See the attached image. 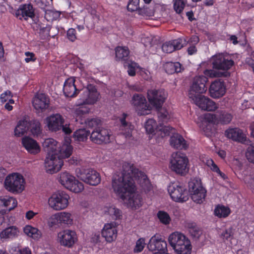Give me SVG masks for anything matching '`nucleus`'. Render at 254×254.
Returning <instances> with one entry per match:
<instances>
[{
	"instance_id": "obj_1",
	"label": "nucleus",
	"mask_w": 254,
	"mask_h": 254,
	"mask_svg": "<svg viewBox=\"0 0 254 254\" xmlns=\"http://www.w3.org/2000/svg\"><path fill=\"white\" fill-rule=\"evenodd\" d=\"M134 180L142 185L148 182L146 175L139 171L130 163L125 162L123 165L122 172L115 175L112 180V187L119 197L132 208L136 209L141 205L140 195L135 193Z\"/></svg>"
},
{
	"instance_id": "obj_2",
	"label": "nucleus",
	"mask_w": 254,
	"mask_h": 254,
	"mask_svg": "<svg viewBox=\"0 0 254 254\" xmlns=\"http://www.w3.org/2000/svg\"><path fill=\"white\" fill-rule=\"evenodd\" d=\"M47 156L45 161L47 172L54 174L60 171L63 165V159L68 158L71 154L72 147L68 144H64L61 148L57 141L53 138H47L43 143Z\"/></svg>"
},
{
	"instance_id": "obj_3",
	"label": "nucleus",
	"mask_w": 254,
	"mask_h": 254,
	"mask_svg": "<svg viewBox=\"0 0 254 254\" xmlns=\"http://www.w3.org/2000/svg\"><path fill=\"white\" fill-rule=\"evenodd\" d=\"M168 241L178 254H190L191 246L190 241L184 235L179 232L171 234L168 238Z\"/></svg>"
},
{
	"instance_id": "obj_4",
	"label": "nucleus",
	"mask_w": 254,
	"mask_h": 254,
	"mask_svg": "<svg viewBox=\"0 0 254 254\" xmlns=\"http://www.w3.org/2000/svg\"><path fill=\"white\" fill-rule=\"evenodd\" d=\"M189 160L185 154L173 153L170 160V168L176 174L184 176L189 171Z\"/></svg>"
},
{
	"instance_id": "obj_5",
	"label": "nucleus",
	"mask_w": 254,
	"mask_h": 254,
	"mask_svg": "<svg viewBox=\"0 0 254 254\" xmlns=\"http://www.w3.org/2000/svg\"><path fill=\"white\" fill-rule=\"evenodd\" d=\"M64 120L59 114H53L46 118L45 124L49 130L56 132L61 129L66 134L71 133L72 130L69 125L64 124Z\"/></svg>"
},
{
	"instance_id": "obj_6",
	"label": "nucleus",
	"mask_w": 254,
	"mask_h": 254,
	"mask_svg": "<svg viewBox=\"0 0 254 254\" xmlns=\"http://www.w3.org/2000/svg\"><path fill=\"white\" fill-rule=\"evenodd\" d=\"M25 181L22 175L14 173L8 175L4 181L6 190L13 193L21 192L24 189Z\"/></svg>"
},
{
	"instance_id": "obj_7",
	"label": "nucleus",
	"mask_w": 254,
	"mask_h": 254,
	"mask_svg": "<svg viewBox=\"0 0 254 254\" xmlns=\"http://www.w3.org/2000/svg\"><path fill=\"white\" fill-rule=\"evenodd\" d=\"M189 190L193 201L201 203L204 200L206 191L201 186L200 180L194 179L190 181Z\"/></svg>"
},
{
	"instance_id": "obj_8",
	"label": "nucleus",
	"mask_w": 254,
	"mask_h": 254,
	"mask_svg": "<svg viewBox=\"0 0 254 254\" xmlns=\"http://www.w3.org/2000/svg\"><path fill=\"white\" fill-rule=\"evenodd\" d=\"M80 98L78 101V105L94 104L99 99V93L95 86L88 84L86 88L81 90Z\"/></svg>"
},
{
	"instance_id": "obj_9",
	"label": "nucleus",
	"mask_w": 254,
	"mask_h": 254,
	"mask_svg": "<svg viewBox=\"0 0 254 254\" xmlns=\"http://www.w3.org/2000/svg\"><path fill=\"white\" fill-rule=\"evenodd\" d=\"M76 174L79 179L90 185L96 186L100 183L99 174L93 169H77Z\"/></svg>"
},
{
	"instance_id": "obj_10",
	"label": "nucleus",
	"mask_w": 254,
	"mask_h": 254,
	"mask_svg": "<svg viewBox=\"0 0 254 254\" xmlns=\"http://www.w3.org/2000/svg\"><path fill=\"white\" fill-rule=\"evenodd\" d=\"M207 78L203 75L195 76L190 86L189 92V96L190 98H196V96L200 95L206 92L207 87L206 83Z\"/></svg>"
},
{
	"instance_id": "obj_11",
	"label": "nucleus",
	"mask_w": 254,
	"mask_h": 254,
	"mask_svg": "<svg viewBox=\"0 0 254 254\" xmlns=\"http://www.w3.org/2000/svg\"><path fill=\"white\" fill-rule=\"evenodd\" d=\"M69 196L63 191L55 193L49 198L50 206L55 210L65 208L68 204Z\"/></svg>"
},
{
	"instance_id": "obj_12",
	"label": "nucleus",
	"mask_w": 254,
	"mask_h": 254,
	"mask_svg": "<svg viewBox=\"0 0 254 254\" xmlns=\"http://www.w3.org/2000/svg\"><path fill=\"white\" fill-rule=\"evenodd\" d=\"M168 192L172 199L176 202H185L189 199L188 191L182 186L173 184L168 188Z\"/></svg>"
},
{
	"instance_id": "obj_13",
	"label": "nucleus",
	"mask_w": 254,
	"mask_h": 254,
	"mask_svg": "<svg viewBox=\"0 0 254 254\" xmlns=\"http://www.w3.org/2000/svg\"><path fill=\"white\" fill-rule=\"evenodd\" d=\"M147 97L151 105L156 109H159L165 102L167 93L163 89H152L148 91Z\"/></svg>"
},
{
	"instance_id": "obj_14",
	"label": "nucleus",
	"mask_w": 254,
	"mask_h": 254,
	"mask_svg": "<svg viewBox=\"0 0 254 254\" xmlns=\"http://www.w3.org/2000/svg\"><path fill=\"white\" fill-rule=\"evenodd\" d=\"M131 105L134 107L138 115L147 114L151 107L147 104L145 97L140 94H135L132 97Z\"/></svg>"
},
{
	"instance_id": "obj_15",
	"label": "nucleus",
	"mask_w": 254,
	"mask_h": 254,
	"mask_svg": "<svg viewBox=\"0 0 254 254\" xmlns=\"http://www.w3.org/2000/svg\"><path fill=\"white\" fill-rule=\"evenodd\" d=\"M58 240L62 246L71 248L77 241V237L75 231L66 229L58 233Z\"/></svg>"
},
{
	"instance_id": "obj_16",
	"label": "nucleus",
	"mask_w": 254,
	"mask_h": 254,
	"mask_svg": "<svg viewBox=\"0 0 254 254\" xmlns=\"http://www.w3.org/2000/svg\"><path fill=\"white\" fill-rule=\"evenodd\" d=\"M110 132L109 130L103 127L94 128L91 132L90 138L95 143L101 144L110 142Z\"/></svg>"
},
{
	"instance_id": "obj_17",
	"label": "nucleus",
	"mask_w": 254,
	"mask_h": 254,
	"mask_svg": "<svg viewBox=\"0 0 254 254\" xmlns=\"http://www.w3.org/2000/svg\"><path fill=\"white\" fill-rule=\"evenodd\" d=\"M213 68L217 69L227 70L233 65L232 60L226 59L222 54L216 55L211 58Z\"/></svg>"
},
{
	"instance_id": "obj_18",
	"label": "nucleus",
	"mask_w": 254,
	"mask_h": 254,
	"mask_svg": "<svg viewBox=\"0 0 254 254\" xmlns=\"http://www.w3.org/2000/svg\"><path fill=\"white\" fill-rule=\"evenodd\" d=\"M225 134L227 137L234 141L247 145L251 143V141L247 138L243 131L239 128H229L225 131Z\"/></svg>"
},
{
	"instance_id": "obj_19",
	"label": "nucleus",
	"mask_w": 254,
	"mask_h": 254,
	"mask_svg": "<svg viewBox=\"0 0 254 254\" xmlns=\"http://www.w3.org/2000/svg\"><path fill=\"white\" fill-rule=\"evenodd\" d=\"M195 104L202 110L213 111L218 108L216 103L209 98L202 95L196 96L191 98Z\"/></svg>"
},
{
	"instance_id": "obj_20",
	"label": "nucleus",
	"mask_w": 254,
	"mask_h": 254,
	"mask_svg": "<svg viewBox=\"0 0 254 254\" xmlns=\"http://www.w3.org/2000/svg\"><path fill=\"white\" fill-rule=\"evenodd\" d=\"M34 8L31 3L22 4L19 5L15 11V16L20 20L24 18L27 20L28 18H33L35 16Z\"/></svg>"
},
{
	"instance_id": "obj_21",
	"label": "nucleus",
	"mask_w": 254,
	"mask_h": 254,
	"mask_svg": "<svg viewBox=\"0 0 254 254\" xmlns=\"http://www.w3.org/2000/svg\"><path fill=\"white\" fill-rule=\"evenodd\" d=\"M167 243L162 236L154 235L150 239L147 248L149 251H164L167 250Z\"/></svg>"
},
{
	"instance_id": "obj_22",
	"label": "nucleus",
	"mask_w": 254,
	"mask_h": 254,
	"mask_svg": "<svg viewBox=\"0 0 254 254\" xmlns=\"http://www.w3.org/2000/svg\"><path fill=\"white\" fill-rule=\"evenodd\" d=\"M34 109L38 112H43L47 109L50 104L48 97L45 94H37L34 97L32 101Z\"/></svg>"
},
{
	"instance_id": "obj_23",
	"label": "nucleus",
	"mask_w": 254,
	"mask_h": 254,
	"mask_svg": "<svg viewBox=\"0 0 254 254\" xmlns=\"http://www.w3.org/2000/svg\"><path fill=\"white\" fill-rule=\"evenodd\" d=\"M226 88L224 83L220 79L213 82L209 87L210 95L213 98H218L223 96Z\"/></svg>"
},
{
	"instance_id": "obj_24",
	"label": "nucleus",
	"mask_w": 254,
	"mask_h": 254,
	"mask_svg": "<svg viewBox=\"0 0 254 254\" xmlns=\"http://www.w3.org/2000/svg\"><path fill=\"white\" fill-rule=\"evenodd\" d=\"M115 223H108L104 225L102 231V236L108 242H112L117 238V231Z\"/></svg>"
},
{
	"instance_id": "obj_25",
	"label": "nucleus",
	"mask_w": 254,
	"mask_h": 254,
	"mask_svg": "<svg viewBox=\"0 0 254 254\" xmlns=\"http://www.w3.org/2000/svg\"><path fill=\"white\" fill-rule=\"evenodd\" d=\"M75 80L73 77L67 79L64 83L63 91L64 95L68 97H74L78 93V90L75 85Z\"/></svg>"
},
{
	"instance_id": "obj_26",
	"label": "nucleus",
	"mask_w": 254,
	"mask_h": 254,
	"mask_svg": "<svg viewBox=\"0 0 254 254\" xmlns=\"http://www.w3.org/2000/svg\"><path fill=\"white\" fill-rule=\"evenodd\" d=\"M22 143L30 154H36L40 151V147L37 141L30 137H23L22 139Z\"/></svg>"
},
{
	"instance_id": "obj_27",
	"label": "nucleus",
	"mask_w": 254,
	"mask_h": 254,
	"mask_svg": "<svg viewBox=\"0 0 254 254\" xmlns=\"http://www.w3.org/2000/svg\"><path fill=\"white\" fill-rule=\"evenodd\" d=\"M171 145L175 148L182 149L187 148V144L184 138L178 133L174 134L170 138Z\"/></svg>"
},
{
	"instance_id": "obj_28",
	"label": "nucleus",
	"mask_w": 254,
	"mask_h": 254,
	"mask_svg": "<svg viewBox=\"0 0 254 254\" xmlns=\"http://www.w3.org/2000/svg\"><path fill=\"white\" fill-rule=\"evenodd\" d=\"M212 119H217L221 124L226 125L230 123L232 120V115L224 111H218L211 116Z\"/></svg>"
},
{
	"instance_id": "obj_29",
	"label": "nucleus",
	"mask_w": 254,
	"mask_h": 254,
	"mask_svg": "<svg viewBox=\"0 0 254 254\" xmlns=\"http://www.w3.org/2000/svg\"><path fill=\"white\" fill-rule=\"evenodd\" d=\"M123 116V117L120 120L121 124L120 127L122 131V133L125 135L126 138H129L131 136L133 127L126 122V118L127 117V114L124 113Z\"/></svg>"
},
{
	"instance_id": "obj_30",
	"label": "nucleus",
	"mask_w": 254,
	"mask_h": 254,
	"mask_svg": "<svg viewBox=\"0 0 254 254\" xmlns=\"http://www.w3.org/2000/svg\"><path fill=\"white\" fill-rule=\"evenodd\" d=\"M19 230L15 226H11L5 229L0 234V237L3 239H12L18 236Z\"/></svg>"
},
{
	"instance_id": "obj_31",
	"label": "nucleus",
	"mask_w": 254,
	"mask_h": 254,
	"mask_svg": "<svg viewBox=\"0 0 254 254\" xmlns=\"http://www.w3.org/2000/svg\"><path fill=\"white\" fill-rule=\"evenodd\" d=\"M29 128V122L25 120L19 121L14 129L15 135L20 136L24 134Z\"/></svg>"
},
{
	"instance_id": "obj_32",
	"label": "nucleus",
	"mask_w": 254,
	"mask_h": 254,
	"mask_svg": "<svg viewBox=\"0 0 254 254\" xmlns=\"http://www.w3.org/2000/svg\"><path fill=\"white\" fill-rule=\"evenodd\" d=\"M164 67L166 72L168 74L180 72L183 69L182 64L179 62L167 63L165 64Z\"/></svg>"
},
{
	"instance_id": "obj_33",
	"label": "nucleus",
	"mask_w": 254,
	"mask_h": 254,
	"mask_svg": "<svg viewBox=\"0 0 254 254\" xmlns=\"http://www.w3.org/2000/svg\"><path fill=\"white\" fill-rule=\"evenodd\" d=\"M75 178L74 177L71 176L68 173L65 172L60 174L59 182L65 188L68 189L73 181H74Z\"/></svg>"
},
{
	"instance_id": "obj_34",
	"label": "nucleus",
	"mask_w": 254,
	"mask_h": 254,
	"mask_svg": "<svg viewBox=\"0 0 254 254\" xmlns=\"http://www.w3.org/2000/svg\"><path fill=\"white\" fill-rule=\"evenodd\" d=\"M187 227L190 235L194 238L198 239L202 234L200 228L194 223H187Z\"/></svg>"
},
{
	"instance_id": "obj_35",
	"label": "nucleus",
	"mask_w": 254,
	"mask_h": 254,
	"mask_svg": "<svg viewBox=\"0 0 254 254\" xmlns=\"http://www.w3.org/2000/svg\"><path fill=\"white\" fill-rule=\"evenodd\" d=\"M116 58L119 60L127 59L129 51L127 47L118 46L115 49Z\"/></svg>"
},
{
	"instance_id": "obj_36",
	"label": "nucleus",
	"mask_w": 254,
	"mask_h": 254,
	"mask_svg": "<svg viewBox=\"0 0 254 254\" xmlns=\"http://www.w3.org/2000/svg\"><path fill=\"white\" fill-rule=\"evenodd\" d=\"M45 12V18L50 22H52L55 20L58 19L61 15V12L54 9H44Z\"/></svg>"
},
{
	"instance_id": "obj_37",
	"label": "nucleus",
	"mask_w": 254,
	"mask_h": 254,
	"mask_svg": "<svg viewBox=\"0 0 254 254\" xmlns=\"http://www.w3.org/2000/svg\"><path fill=\"white\" fill-rule=\"evenodd\" d=\"M145 128L148 134H157L158 128L156 121L153 119L148 120L145 124Z\"/></svg>"
},
{
	"instance_id": "obj_38",
	"label": "nucleus",
	"mask_w": 254,
	"mask_h": 254,
	"mask_svg": "<svg viewBox=\"0 0 254 254\" xmlns=\"http://www.w3.org/2000/svg\"><path fill=\"white\" fill-rule=\"evenodd\" d=\"M89 134H91L90 131L85 129H79L74 132L73 137L79 141H84L87 140Z\"/></svg>"
},
{
	"instance_id": "obj_39",
	"label": "nucleus",
	"mask_w": 254,
	"mask_h": 254,
	"mask_svg": "<svg viewBox=\"0 0 254 254\" xmlns=\"http://www.w3.org/2000/svg\"><path fill=\"white\" fill-rule=\"evenodd\" d=\"M29 128L31 133L34 135H38L41 133V126L39 121L33 120L29 123Z\"/></svg>"
},
{
	"instance_id": "obj_40",
	"label": "nucleus",
	"mask_w": 254,
	"mask_h": 254,
	"mask_svg": "<svg viewBox=\"0 0 254 254\" xmlns=\"http://www.w3.org/2000/svg\"><path fill=\"white\" fill-rule=\"evenodd\" d=\"M105 212L115 220L120 219L122 217V212L121 210L113 206L107 207Z\"/></svg>"
},
{
	"instance_id": "obj_41",
	"label": "nucleus",
	"mask_w": 254,
	"mask_h": 254,
	"mask_svg": "<svg viewBox=\"0 0 254 254\" xmlns=\"http://www.w3.org/2000/svg\"><path fill=\"white\" fill-rule=\"evenodd\" d=\"M25 234L34 239H38L40 237L39 231L36 228L30 225L26 226L23 229Z\"/></svg>"
},
{
	"instance_id": "obj_42",
	"label": "nucleus",
	"mask_w": 254,
	"mask_h": 254,
	"mask_svg": "<svg viewBox=\"0 0 254 254\" xmlns=\"http://www.w3.org/2000/svg\"><path fill=\"white\" fill-rule=\"evenodd\" d=\"M229 213V209L222 205H218L214 210L215 215L219 218L226 217Z\"/></svg>"
},
{
	"instance_id": "obj_43",
	"label": "nucleus",
	"mask_w": 254,
	"mask_h": 254,
	"mask_svg": "<svg viewBox=\"0 0 254 254\" xmlns=\"http://www.w3.org/2000/svg\"><path fill=\"white\" fill-rule=\"evenodd\" d=\"M67 189L74 192L78 193L83 190L84 186L82 183L79 182L75 178L74 181H73Z\"/></svg>"
},
{
	"instance_id": "obj_44",
	"label": "nucleus",
	"mask_w": 254,
	"mask_h": 254,
	"mask_svg": "<svg viewBox=\"0 0 254 254\" xmlns=\"http://www.w3.org/2000/svg\"><path fill=\"white\" fill-rule=\"evenodd\" d=\"M174 129L169 126H160L158 127L157 131V135L161 136V137H164L170 135L171 133H173Z\"/></svg>"
},
{
	"instance_id": "obj_45",
	"label": "nucleus",
	"mask_w": 254,
	"mask_h": 254,
	"mask_svg": "<svg viewBox=\"0 0 254 254\" xmlns=\"http://www.w3.org/2000/svg\"><path fill=\"white\" fill-rule=\"evenodd\" d=\"M37 27L39 29V34L41 35V39H44L49 35L51 29L50 26L46 25L45 26L43 24H38Z\"/></svg>"
},
{
	"instance_id": "obj_46",
	"label": "nucleus",
	"mask_w": 254,
	"mask_h": 254,
	"mask_svg": "<svg viewBox=\"0 0 254 254\" xmlns=\"http://www.w3.org/2000/svg\"><path fill=\"white\" fill-rule=\"evenodd\" d=\"M101 121L97 118L88 119L86 121V126L93 130L97 127H100Z\"/></svg>"
},
{
	"instance_id": "obj_47",
	"label": "nucleus",
	"mask_w": 254,
	"mask_h": 254,
	"mask_svg": "<svg viewBox=\"0 0 254 254\" xmlns=\"http://www.w3.org/2000/svg\"><path fill=\"white\" fill-rule=\"evenodd\" d=\"M72 219L69 213L63 212L59 214V222L66 224H71Z\"/></svg>"
},
{
	"instance_id": "obj_48",
	"label": "nucleus",
	"mask_w": 254,
	"mask_h": 254,
	"mask_svg": "<svg viewBox=\"0 0 254 254\" xmlns=\"http://www.w3.org/2000/svg\"><path fill=\"white\" fill-rule=\"evenodd\" d=\"M157 217L160 222L165 225L169 224L171 220L169 214L167 212L163 211H158Z\"/></svg>"
},
{
	"instance_id": "obj_49",
	"label": "nucleus",
	"mask_w": 254,
	"mask_h": 254,
	"mask_svg": "<svg viewBox=\"0 0 254 254\" xmlns=\"http://www.w3.org/2000/svg\"><path fill=\"white\" fill-rule=\"evenodd\" d=\"M204 74L209 75L210 77H226L230 75L228 72H217L212 70H206L204 71Z\"/></svg>"
},
{
	"instance_id": "obj_50",
	"label": "nucleus",
	"mask_w": 254,
	"mask_h": 254,
	"mask_svg": "<svg viewBox=\"0 0 254 254\" xmlns=\"http://www.w3.org/2000/svg\"><path fill=\"white\" fill-rule=\"evenodd\" d=\"M7 211H10L17 206V200L12 197L5 198Z\"/></svg>"
},
{
	"instance_id": "obj_51",
	"label": "nucleus",
	"mask_w": 254,
	"mask_h": 254,
	"mask_svg": "<svg viewBox=\"0 0 254 254\" xmlns=\"http://www.w3.org/2000/svg\"><path fill=\"white\" fill-rule=\"evenodd\" d=\"M174 8L178 13H181L185 6V3L183 0H174Z\"/></svg>"
},
{
	"instance_id": "obj_52",
	"label": "nucleus",
	"mask_w": 254,
	"mask_h": 254,
	"mask_svg": "<svg viewBox=\"0 0 254 254\" xmlns=\"http://www.w3.org/2000/svg\"><path fill=\"white\" fill-rule=\"evenodd\" d=\"M246 156L250 162L254 163V144H250L248 147Z\"/></svg>"
},
{
	"instance_id": "obj_53",
	"label": "nucleus",
	"mask_w": 254,
	"mask_h": 254,
	"mask_svg": "<svg viewBox=\"0 0 254 254\" xmlns=\"http://www.w3.org/2000/svg\"><path fill=\"white\" fill-rule=\"evenodd\" d=\"M139 0H130L127 6V9L129 11H134L138 10L139 9Z\"/></svg>"
},
{
	"instance_id": "obj_54",
	"label": "nucleus",
	"mask_w": 254,
	"mask_h": 254,
	"mask_svg": "<svg viewBox=\"0 0 254 254\" xmlns=\"http://www.w3.org/2000/svg\"><path fill=\"white\" fill-rule=\"evenodd\" d=\"M145 245V240L143 238L139 239L136 242L133 252L136 253L141 252L144 249Z\"/></svg>"
},
{
	"instance_id": "obj_55",
	"label": "nucleus",
	"mask_w": 254,
	"mask_h": 254,
	"mask_svg": "<svg viewBox=\"0 0 254 254\" xmlns=\"http://www.w3.org/2000/svg\"><path fill=\"white\" fill-rule=\"evenodd\" d=\"M138 12L139 15L143 16H151L153 15V11L147 6L139 8Z\"/></svg>"
},
{
	"instance_id": "obj_56",
	"label": "nucleus",
	"mask_w": 254,
	"mask_h": 254,
	"mask_svg": "<svg viewBox=\"0 0 254 254\" xmlns=\"http://www.w3.org/2000/svg\"><path fill=\"white\" fill-rule=\"evenodd\" d=\"M10 252L11 254H31V251L28 248L23 249L12 248Z\"/></svg>"
},
{
	"instance_id": "obj_57",
	"label": "nucleus",
	"mask_w": 254,
	"mask_h": 254,
	"mask_svg": "<svg viewBox=\"0 0 254 254\" xmlns=\"http://www.w3.org/2000/svg\"><path fill=\"white\" fill-rule=\"evenodd\" d=\"M205 163L210 169L216 173L220 172V169L213 160L210 158L206 159Z\"/></svg>"
},
{
	"instance_id": "obj_58",
	"label": "nucleus",
	"mask_w": 254,
	"mask_h": 254,
	"mask_svg": "<svg viewBox=\"0 0 254 254\" xmlns=\"http://www.w3.org/2000/svg\"><path fill=\"white\" fill-rule=\"evenodd\" d=\"M162 49L166 53H171L175 51L171 41L164 43L162 46Z\"/></svg>"
},
{
	"instance_id": "obj_59",
	"label": "nucleus",
	"mask_w": 254,
	"mask_h": 254,
	"mask_svg": "<svg viewBox=\"0 0 254 254\" xmlns=\"http://www.w3.org/2000/svg\"><path fill=\"white\" fill-rule=\"evenodd\" d=\"M158 116L160 121L166 122L169 120L168 112L164 109H161L158 113Z\"/></svg>"
},
{
	"instance_id": "obj_60",
	"label": "nucleus",
	"mask_w": 254,
	"mask_h": 254,
	"mask_svg": "<svg viewBox=\"0 0 254 254\" xmlns=\"http://www.w3.org/2000/svg\"><path fill=\"white\" fill-rule=\"evenodd\" d=\"M233 229L232 228H229L221 234V237L224 240H228L229 239L233 237Z\"/></svg>"
},
{
	"instance_id": "obj_61",
	"label": "nucleus",
	"mask_w": 254,
	"mask_h": 254,
	"mask_svg": "<svg viewBox=\"0 0 254 254\" xmlns=\"http://www.w3.org/2000/svg\"><path fill=\"white\" fill-rule=\"evenodd\" d=\"M171 41L173 46L175 48V51L180 50L184 46V44L183 43V40L182 39L179 38L177 39L172 40Z\"/></svg>"
},
{
	"instance_id": "obj_62",
	"label": "nucleus",
	"mask_w": 254,
	"mask_h": 254,
	"mask_svg": "<svg viewBox=\"0 0 254 254\" xmlns=\"http://www.w3.org/2000/svg\"><path fill=\"white\" fill-rule=\"evenodd\" d=\"M67 37L70 41L74 42L76 39L75 30L73 28L69 29L67 31Z\"/></svg>"
},
{
	"instance_id": "obj_63",
	"label": "nucleus",
	"mask_w": 254,
	"mask_h": 254,
	"mask_svg": "<svg viewBox=\"0 0 254 254\" xmlns=\"http://www.w3.org/2000/svg\"><path fill=\"white\" fill-rule=\"evenodd\" d=\"M59 221V214L52 215L48 220V223L51 226L57 224Z\"/></svg>"
},
{
	"instance_id": "obj_64",
	"label": "nucleus",
	"mask_w": 254,
	"mask_h": 254,
	"mask_svg": "<svg viewBox=\"0 0 254 254\" xmlns=\"http://www.w3.org/2000/svg\"><path fill=\"white\" fill-rule=\"evenodd\" d=\"M25 55L26 57V58L25 59V61L26 63L34 62L36 60L35 54L33 53L26 52L25 53Z\"/></svg>"
}]
</instances>
